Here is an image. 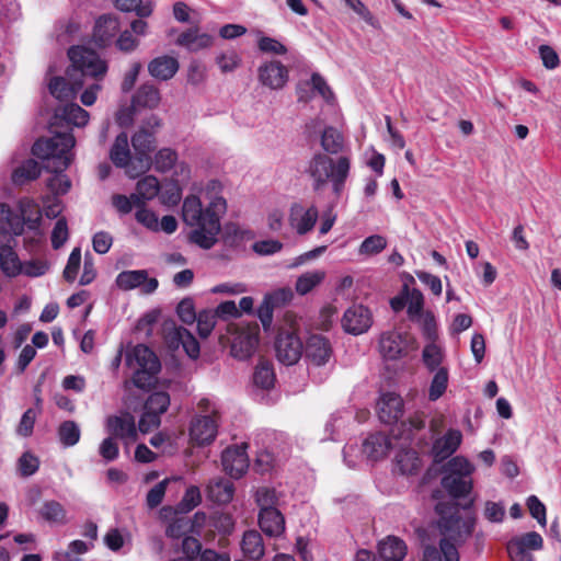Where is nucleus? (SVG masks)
Listing matches in <instances>:
<instances>
[{
  "instance_id": "obj_1",
  "label": "nucleus",
  "mask_w": 561,
  "mask_h": 561,
  "mask_svg": "<svg viewBox=\"0 0 561 561\" xmlns=\"http://www.w3.org/2000/svg\"><path fill=\"white\" fill-rule=\"evenodd\" d=\"M204 207L201 198L188 195L183 201L182 219L194 229L190 233V241L199 248L208 250L217 242L220 232V218L227 210V202L222 196H209Z\"/></svg>"
},
{
  "instance_id": "obj_2",
  "label": "nucleus",
  "mask_w": 561,
  "mask_h": 561,
  "mask_svg": "<svg viewBox=\"0 0 561 561\" xmlns=\"http://www.w3.org/2000/svg\"><path fill=\"white\" fill-rule=\"evenodd\" d=\"M75 144L73 135L68 131L38 139L32 147L33 154L43 160L44 168L53 173L47 181V186L55 195H64L71 187V181L65 171L71 163V150Z\"/></svg>"
},
{
  "instance_id": "obj_3",
  "label": "nucleus",
  "mask_w": 561,
  "mask_h": 561,
  "mask_svg": "<svg viewBox=\"0 0 561 561\" xmlns=\"http://www.w3.org/2000/svg\"><path fill=\"white\" fill-rule=\"evenodd\" d=\"M449 514L443 510V505H437L436 511L440 515L438 519V529L442 534L439 547L445 561H459L457 546H461L471 537L476 518L471 515L461 517L457 507H450Z\"/></svg>"
},
{
  "instance_id": "obj_4",
  "label": "nucleus",
  "mask_w": 561,
  "mask_h": 561,
  "mask_svg": "<svg viewBox=\"0 0 561 561\" xmlns=\"http://www.w3.org/2000/svg\"><path fill=\"white\" fill-rule=\"evenodd\" d=\"M351 160L341 156L336 160L328 154L318 152L309 160L306 173L312 180V190L321 191L328 182L332 184V191L339 198L344 190L345 182L350 175Z\"/></svg>"
},
{
  "instance_id": "obj_5",
  "label": "nucleus",
  "mask_w": 561,
  "mask_h": 561,
  "mask_svg": "<svg viewBox=\"0 0 561 561\" xmlns=\"http://www.w3.org/2000/svg\"><path fill=\"white\" fill-rule=\"evenodd\" d=\"M474 466L463 456H456L448 460L444 467L442 486L453 499L468 496L473 488L472 473Z\"/></svg>"
},
{
  "instance_id": "obj_6",
  "label": "nucleus",
  "mask_w": 561,
  "mask_h": 561,
  "mask_svg": "<svg viewBox=\"0 0 561 561\" xmlns=\"http://www.w3.org/2000/svg\"><path fill=\"white\" fill-rule=\"evenodd\" d=\"M126 364L134 369L133 383L139 389L154 386L161 364L157 355L146 345L138 344L126 354Z\"/></svg>"
},
{
  "instance_id": "obj_7",
  "label": "nucleus",
  "mask_w": 561,
  "mask_h": 561,
  "mask_svg": "<svg viewBox=\"0 0 561 561\" xmlns=\"http://www.w3.org/2000/svg\"><path fill=\"white\" fill-rule=\"evenodd\" d=\"M68 56L72 66L83 77L99 78L103 77L107 71L106 62L95 51L87 47L72 46L68 50Z\"/></svg>"
},
{
  "instance_id": "obj_8",
  "label": "nucleus",
  "mask_w": 561,
  "mask_h": 561,
  "mask_svg": "<svg viewBox=\"0 0 561 561\" xmlns=\"http://www.w3.org/2000/svg\"><path fill=\"white\" fill-rule=\"evenodd\" d=\"M302 342L293 332H279L275 341V351L278 360L285 365L296 364L302 354Z\"/></svg>"
},
{
  "instance_id": "obj_9",
  "label": "nucleus",
  "mask_w": 561,
  "mask_h": 561,
  "mask_svg": "<svg viewBox=\"0 0 561 561\" xmlns=\"http://www.w3.org/2000/svg\"><path fill=\"white\" fill-rule=\"evenodd\" d=\"M211 415H198L191 422L190 436L198 445L210 444L217 436L218 416L215 410Z\"/></svg>"
},
{
  "instance_id": "obj_10",
  "label": "nucleus",
  "mask_w": 561,
  "mask_h": 561,
  "mask_svg": "<svg viewBox=\"0 0 561 561\" xmlns=\"http://www.w3.org/2000/svg\"><path fill=\"white\" fill-rule=\"evenodd\" d=\"M319 211L314 205L306 208L300 203H294L289 209V226L299 236H305L310 232L318 220Z\"/></svg>"
},
{
  "instance_id": "obj_11",
  "label": "nucleus",
  "mask_w": 561,
  "mask_h": 561,
  "mask_svg": "<svg viewBox=\"0 0 561 561\" xmlns=\"http://www.w3.org/2000/svg\"><path fill=\"white\" fill-rule=\"evenodd\" d=\"M119 289L131 290L142 286L145 294H152L158 288V279L149 278L146 270H133L121 272L115 279Z\"/></svg>"
},
{
  "instance_id": "obj_12",
  "label": "nucleus",
  "mask_w": 561,
  "mask_h": 561,
  "mask_svg": "<svg viewBox=\"0 0 561 561\" xmlns=\"http://www.w3.org/2000/svg\"><path fill=\"white\" fill-rule=\"evenodd\" d=\"M373 323L371 313L363 305H354L346 309L342 318V327L345 332L358 335L366 332Z\"/></svg>"
},
{
  "instance_id": "obj_13",
  "label": "nucleus",
  "mask_w": 561,
  "mask_h": 561,
  "mask_svg": "<svg viewBox=\"0 0 561 561\" xmlns=\"http://www.w3.org/2000/svg\"><path fill=\"white\" fill-rule=\"evenodd\" d=\"M106 431L112 437L126 443L135 442L137 438L135 417L128 412L108 416L106 419Z\"/></svg>"
},
{
  "instance_id": "obj_14",
  "label": "nucleus",
  "mask_w": 561,
  "mask_h": 561,
  "mask_svg": "<svg viewBox=\"0 0 561 561\" xmlns=\"http://www.w3.org/2000/svg\"><path fill=\"white\" fill-rule=\"evenodd\" d=\"M259 334L257 325L240 330L232 340L231 355L241 360L250 358L257 347Z\"/></svg>"
},
{
  "instance_id": "obj_15",
  "label": "nucleus",
  "mask_w": 561,
  "mask_h": 561,
  "mask_svg": "<svg viewBox=\"0 0 561 561\" xmlns=\"http://www.w3.org/2000/svg\"><path fill=\"white\" fill-rule=\"evenodd\" d=\"M119 32L118 19L112 14H103L95 21L92 39L100 48L110 46Z\"/></svg>"
},
{
  "instance_id": "obj_16",
  "label": "nucleus",
  "mask_w": 561,
  "mask_h": 561,
  "mask_svg": "<svg viewBox=\"0 0 561 561\" xmlns=\"http://www.w3.org/2000/svg\"><path fill=\"white\" fill-rule=\"evenodd\" d=\"M221 462L225 471L232 478H241L249 468V458L244 446L228 447L222 451Z\"/></svg>"
},
{
  "instance_id": "obj_17",
  "label": "nucleus",
  "mask_w": 561,
  "mask_h": 561,
  "mask_svg": "<svg viewBox=\"0 0 561 561\" xmlns=\"http://www.w3.org/2000/svg\"><path fill=\"white\" fill-rule=\"evenodd\" d=\"M154 136L146 129L138 130L131 137V145L136 152L135 161L138 164V172L149 169L151 159L150 152L154 149Z\"/></svg>"
},
{
  "instance_id": "obj_18",
  "label": "nucleus",
  "mask_w": 561,
  "mask_h": 561,
  "mask_svg": "<svg viewBox=\"0 0 561 561\" xmlns=\"http://www.w3.org/2000/svg\"><path fill=\"white\" fill-rule=\"evenodd\" d=\"M39 216L35 219H28L27 224L31 229H38ZM0 222L7 226L8 232L11 234L9 241H14L13 236H20L24 231V225L26 224L23 215L14 213L8 204H0Z\"/></svg>"
},
{
  "instance_id": "obj_19",
  "label": "nucleus",
  "mask_w": 561,
  "mask_h": 561,
  "mask_svg": "<svg viewBox=\"0 0 561 561\" xmlns=\"http://www.w3.org/2000/svg\"><path fill=\"white\" fill-rule=\"evenodd\" d=\"M260 82L270 89H282L288 80V69L280 61H270L259 68Z\"/></svg>"
},
{
  "instance_id": "obj_20",
  "label": "nucleus",
  "mask_w": 561,
  "mask_h": 561,
  "mask_svg": "<svg viewBox=\"0 0 561 561\" xmlns=\"http://www.w3.org/2000/svg\"><path fill=\"white\" fill-rule=\"evenodd\" d=\"M305 354L311 363L321 366L329 362L332 347L327 337L321 334H312L306 342Z\"/></svg>"
},
{
  "instance_id": "obj_21",
  "label": "nucleus",
  "mask_w": 561,
  "mask_h": 561,
  "mask_svg": "<svg viewBox=\"0 0 561 561\" xmlns=\"http://www.w3.org/2000/svg\"><path fill=\"white\" fill-rule=\"evenodd\" d=\"M167 341L170 347H183L187 356L196 359L199 356L201 347L196 337L185 328H174L167 334Z\"/></svg>"
},
{
  "instance_id": "obj_22",
  "label": "nucleus",
  "mask_w": 561,
  "mask_h": 561,
  "mask_svg": "<svg viewBox=\"0 0 561 561\" xmlns=\"http://www.w3.org/2000/svg\"><path fill=\"white\" fill-rule=\"evenodd\" d=\"M380 353L386 359H398L407 354V339L397 331H389L381 334L379 340Z\"/></svg>"
},
{
  "instance_id": "obj_23",
  "label": "nucleus",
  "mask_w": 561,
  "mask_h": 561,
  "mask_svg": "<svg viewBox=\"0 0 561 561\" xmlns=\"http://www.w3.org/2000/svg\"><path fill=\"white\" fill-rule=\"evenodd\" d=\"M462 434L459 430L450 428L442 437L434 440L432 454L436 461L449 458L460 446Z\"/></svg>"
},
{
  "instance_id": "obj_24",
  "label": "nucleus",
  "mask_w": 561,
  "mask_h": 561,
  "mask_svg": "<svg viewBox=\"0 0 561 561\" xmlns=\"http://www.w3.org/2000/svg\"><path fill=\"white\" fill-rule=\"evenodd\" d=\"M377 408L380 421L390 424L398 421L402 415L403 401L394 392H387L380 397Z\"/></svg>"
},
{
  "instance_id": "obj_25",
  "label": "nucleus",
  "mask_w": 561,
  "mask_h": 561,
  "mask_svg": "<svg viewBox=\"0 0 561 561\" xmlns=\"http://www.w3.org/2000/svg\"><path fill=\"white\" fill-rule=\"evenodd\" d=\"M110 159L117 168L126 169L130 176H135L129 167L133 164V157L129 148L128 136L125 131L119 133L110 150Z\"/></svg>"
},
{
  "instance_id": "obj_26",
  "label": "nucleus",
  "mask_w": 561,
  "mask_h": 561,
  "mask_svg": "<svg viewBox=\"0 0 561 561\" xmlns=\"http://www.w3.org/2000/svg\"><path fill=\"white\" fill-rule=\"evenodd\" d=\"M259 525L270 537H279L285 530V518L277 508L260 510Z\"/></svg>"
},
{
  "instance_id": "obj_27",
  "label": "nucleus",
  "mask_w": 561,
  "mask_h": 561,
  "mask_svg": "<svg viewBox=\"0 0 561 561\" xmlns=\"http://www.w3.org/2000/svg\"><path fill=\"white\" fill-rule=\"evenodd\" d=\"M206 493L211 502L228 504L233 499L234 485L229 479L215 478L207 484Z\"/></svg>"
},
{
  "instance_id": "obj_28",
  "label": "nucleus",
  "mask_w": 561,
  "mask_h": 561,
  "mask_svg": "<svg viewBox=\"0 0 561 561\" xmlns=\"http://www.w3.org/2000/svg\"><path fill=\"white\" fill-rule=\"evenodd\" d=\"M179 70V61L171 56H159L152 59L148 65L149 73L161 81H167L174 77Z\"/></svg>"
},
{
  "instance_id": "obj_29",
  "label": "nucleus",
  "mask_w": 561,
  "mask_h": 561,
  "mask_svg": "<svg viewBox=\"0 0 561 561\" xmlns=\"http://www.w3.org/2000/svg\"><path fill=\"white\" fill-rule=\"evenodd\" d=\"M391 448L389 437L382 433L369 435L363 444L364 454L371 460H379L387 456Z\"/></svg>"
},
{
  "instance_id": "obj_30",
  "label": "nucleus",
  "mask_w": 561,
  "mask_h": 561,
  "mask_svg": "<svg viewBox=\"0 0 561 561\" xmlns=\"http://www.w3.org/2000/svg\"><path fill=\"white\" fill-rule=\"evenodd\" d=\"M241 550L245 558L259 561L265 553L263 538L257 530L244 531L241 540Z\"/></svg>"
},
{
  "instance_id": "obj_31",
  "label": "nucleus",
  "mask_w": 561,
  "mask_h": 561,
  "mask_svg": "<svg viewBox=\"0 0 561 561\" xmlns=\"http://www.w3.org/2000/svg\"><path fill=\"white\" fill-rule=\"evenodd\" d=\"M160 191V184L156 176L147 175L139 180L136 185V193L131 194L135 207L145 205L146 201L153 199Z\"/></svg>"
},
{
  "instance_id": "obj_32",
  "label": "nucleus",
  "mask_w": 561,
  "mask_h": 561,
  "mask_svg": "<svg viewBox=\"0 0 561 561\" xmlns=\"http://www.w3.org/2000/svg\"><path fill=\"white\" fill-rule=\"evenodd\" d=\"M378 552L383 561H401L407 554V545L402 539L389 536L379 542Z\"/></svg>"
},
{
  "instance_id": "obj_33",
  "label": "nucleus",
  "mask_w": 561,
  "mask_h": 561,
  "mask_svg": "<svg viewBox=\"0 0 561 561\" xmlns=\"http://www.w3.org/2000/svg\"><path fill=\"white\" fill-rule=\"evenodd\" d=\"M0 268L8 277L22 273V262L10 242L0 247Z\"/></svg>"
},
{
  "instance_id": "obj_34",
  "label": "nucleus",
  "mask_w": 561,
  "mask_h": 561,
  "mask_svg": "<svg viewBox=\"0 0 561 561\" xmlns=\"http://www.w3.org/2000/svg\"><path fill=\"white\" fill-rule=\"evenodd\" d=\"M213 36L207 33H198L196 28L183 32L176 39L178 45L186 47L191 51L207 48L213 44Z\"/></svg>"
},
{
  "instance_id": "obj_35",
  "label": "nucleus",
  "mask_w": 561,
  "mask_h": 561,
  "mask_svg": "<svg viewBox=\"0 0 561 561\" xmlns=\"http://www.w3.org/2000/svg\"><path fill=\"white\" fill-rule=\"evenodd\" d=\"M83 87V82H75L69 84L65 78L55 77L48 84L49 93L60 100L66 101L76 96L77 92Z\"/></svg>"
},
{
  "instance_id": "obj_36",
  "label": "nucleus",
  "mask_w": 561,
  "mask_h": 561,
  "mask_svg": "<svg viewBox=\"0 0 561 561\" xmlns=\"http://www.w3.org/2000/svg\"><path fill=\"white\" fill-rule=\"evenodd\" d=\"M321 147L329 154H337L343 150V135L334 127H325L321 135Z\"/></svg>"
},
{
  "instance_id": "obj_37",
  "label": "nucleus",
  "mask_w": 561,
  "mask_h": 561,
  "mask_svg": "<svg viewBox=\"0 0 561 561\" xmlns=\"http://www.w3.org/2000/svg\"><path fill=\"white\" fill-rule=\"evenodd\" d=\"M276 377L273 365L267 360H261L253 373V382L256 387L268 390L274 387Z\"/></svg>"
},
{
  "instance_id": "obj_38",
  "label": "nucleus",
  "mask_w": 561,
  "mask_h": 561,
  "mask_svg": "<svg viewBox=\"0 0 561 561\" xmlns=\"http://www.w3.org/2000/svg\"><path fill=\"white\" fill-rule=\"evenodd\" d=\"M41 175V168L38 163L28 159L18 167L12 173V181L16 185H23L28 181H33Z\"/></svg>"
},
{
  "instance_id": "obj_39",
  "label": "nucleus",
  "mask_w": 561,
  "mask_h": 561,
  "mask_svg": "<svg viewBox=\"0 0 561 561\" xmlns=\"http://www.w3.org/2000/svg\"><path fill=\"white\" fill-rule=\"evenodd\" d=\"M324 278V271L316 270L306 272L297 278L295 289L299 295L305 296L320 285Z\"/></svg>"
},
{
  "instance_id": "obj_40",
  "label": "nucleus",
  "mask_w": 561,
  "mask_h": 561,
  "mask_svg": "<svg viewBox=\"0 0 561 561\" xmlns=\"http://www.w3.org/2000/svg\"><path fill=\"white\" fill-rule=\"evenodd\" d=\"M138 106L153 108L160 102L159 90L153 84H142L133 99Z\"/></svg>"
},
{
  "instance_id": "obj_41",
  "label": "nucleus",
  "mask_w": 561,
  "mask_h": 561,
  "mask_svg": "<svg viewBox=\"0 0 561 561\" xmlns=\"http://www.w3.org/2000/svg\"><path fill=\"white\" fill-rule=\"evenodd\" d=\"M60 116L69 124L77 127L85 126L89 122V113L78 104H67L61 108Z\"/></svg>"
},
{
  "instance_id": "obj_42",
  "label": "nucleus",
  "mask_w": 561,
  "mask_h": 561,
  "mask_svg": "<svg viewBox=\"0 0 561 561\" xmlns=\"http://www.w3.org/2000/svg\"><path fill=\"white\" fill-rule=\"evenodd\" d=\"M41 516L48 523L66 524V511L57 501H46L41 508Z\"/></svg>"
},
{
  "instance_id": "obj_43",
  "label": "nucleus",
  "mask_w": 561,
  "mask_h": 561,
  "mask_svg": "<svg viewBox=\"0 0 561 561\" xmlns=\"http://www.w3.org/2000/svg\"><path fill=\"white\" fill-rule=\"evenodd\" d=\"M116 9L123 12H135L140 18H147L152 13V3L142 0H113Z\"/></svg>"
},
{
  "instance_id": "obj_44",
  "label": "nucleus",
  "mask_w": 561,
  "mask_h": 561,
  "mask_svg": "<svg viewBox=\"0 0 561 561\" xmlns=\"http://www.w3.org/2000/svg\"><path fill=\"white\" fill-rule=\"evenodd\" d=\"M80 428L75 421H65L58 427V437L65 447L75 446L80 439Z\"/></svg>"
},
{
  "instance_id": "obj_45",
  "label": "nucleus",
  "mask_w": 561,
  "mask_h": 561,
  "mask_svg": "<svg viewBox=\"0 0 561 561\" xmlns=\"http://www.w3.org/2000/svg\"><path fill=\"white\" fill-rule=\"evenodd\" d=\"M448 386V370L440 367L436 370L430 386L428 399L431 401L438 400L446 391Z\"/></svg>"
},
{
  "instance_id": "obj_46",
  "label": "nucleus",
  "mask_w": 561,
  "mask_h": 561,
  "mask_svg": "<svg viewBox=\"0 0 561 561\" xmlns=\"http://www.w3.org/2000/svg\"><path fill=\"white\" fill-rule=\"evenodd\" d=\"M170 405V397L164 391L152 392L145 402L144 409L161 416Z\"/></svg>"
},
{
  "instance_id": "obj_47",
  "label": "nucleus",
  "mask_w": 561,
  "mask_h": 561,
  "mask_svg": "<svg viewBox=\"0 0 561 561\" xmlns=\"http://www.w3.org/2000/svg\"><path fill=\"white\" fill-rule=\"evenodd\" d=\"M387 247V239L381 234H373L364 239L358 252L364 255H376Z\"/></svg>"
},
{
  "instance_id": "obj_48",
  "label": "nucleus",
  "mask_w": 561,
  "mask_h": 561,
  "mask_svg": "<svg viewBox=\"0 0 561 561\" xmlns=\"http://www.w3.org/2000/svg\"><path fill=\"white\" fill-rule=\"evenodd\" d=\"M178 160V153L171 148H162L154 156V168L159 172L170 171Z\"/></svg>"
},
{
  "instance_id": "obj_49",
  "label": "nucleus",
  "mask_w": 561,
  "mask_h": 561,
  "mask_svg": "<svg viewBox=\"0 0 561 561\" xmlns=\"http://www.w3.org/2000/svg\"><path fill=\"white\" fill-rule=\"evenodd\" d=\"M39 414V408L27 409L23 414L22 417L16 426V435L22 437H30L33 434L34 424L36 422V419Z\"/></svg>"
},
{
  "instance_id": "obj_50",
  "label": "nucleus",
  "mask_w": 561,
  "mask_h": 561,
  "mask_svg": "<svg viewBox=\"0 0 561 561\" xmlns=\"http://www.w3.org/2000/svg\"><path fill=\"white\" fill-rule=\"evenodd\" d=\"M202 502L201 491L197 486L192 485L186 489L178 508L181 513H188L198 506Z\"/></svg>"
},
{
  "instance_id": "obj_51",
  "label": "nucleus",
  "mask_w": 561,
  "mask_h": 561,
  "mask_svg": "<svg viewBox=\"0 0 561 561\" xmlns=\"http://www.w3.org/2000/svg\"><path fill=\"white\" fill-rule=\"evenodd\" d=\"M408 316L411 321H414L416 317L421 316L423 312L424 306V297L421 290L413 288L411 291H408Z\"/></svg>"
},
{
  "instance_id": "obj_52",
  "label": "nucleus",
  "mask_w": 561,
  "mask_h": 561,
  "mask_svg": "<svg viewBox=\"0 0 561 561\" xmlns=\"http://www.w3.org/2000/svg\"><path fill=\"white\" fill-rule=\"evenodd\" d=\"M80 264H81V250H80V248H75L71 251V253L68 257L67 265L64 270V278L67 282L72 283L77 278V275H78V272L80 268Z\"/></svg>"
},
{
  "instance_id": "obj_53",
  "label": "nucleus",
  "mask_w": 561,
  "mask_h": 561,
  "mask_svg": "<svg viewBox=\"0 0 561 561\" xmlns=\"http://www.w3.org/2000/svg\"><path fill=\"white\" fill-rule=\"evenodd\" d=\"M68 237H69V232H68V225H67V220L65 218H59L56 224H55V227L51 231V245L54 249H59L61 248L65 242L68 240Z\"/></svg>"
},
{
  "instance_id": "obj_54",
  "label": "nucleus",
  "mask_w": 561,
  "mask_h": 561,
  "mask_svg": "<svg viewBox=\"0 0 561 561\" xmlns=\"http://www.w3.org/2000/svg\"><path fill=\"white\" fill-rule=\"evenodd\" d=\"M413 322H416L422 328V331L427 339L433 340L436 336L437 327L433 312L426 311L416 317Z\"/></svg>"
},
{
  "instance_id": "obj_55",
  "label": "nucleus",
  "mask_w": 561,
  "mask_h": 561,
  "mask_svg": "<svg viewBox=\"0 0 561 561\" xmlns=\"http://www.w3.org/2000/svg\"><path fill=\"white\" fill-rule=\"evenodd\" d=\"M168 483L169 480L164 479L149 490L146 497L149 508H156L162 503Z\"/></svg>"
},
{
  "instance_id": "obj_56",
  "label": "nucleus",
  "mask_w": 561,
  "mask_h": 561,
  "mask_svg": "<svg viewBox=\"0 0 561 561\" xmlns=\"http://www.w3.org/2000/svg\"><path fill=\"white\" fill-rule=\"evenodd\" d=\"M136 220L145 226L146 228L158 231L159 230V220L156 214L145 207V205L137 207L135 214Z\"/></svg>"
},
{
  "instance_id": "obj_57",
  "label": "nucleus",
  "mask_w": 561,
  "mask_h": 561,
  "mask_svg": "<svg viewBox=\"0 0 561 561\" xmlns=\"http://www.w3.org/2000/svg\"><path fill=\"white\" fill-rule=\"evenodd\" d=\"M527 507L530 515L539 523V525L545 527L547 524L545 504L536 495H530L527 499Z\"/></svg>"
},
{
  "instance_id": "obj_58",
  "label": "nucleus",
  "mask_w": 561,
  "mask_h": 561,
  "mask_svg": "<svg viewBox=\"0 0 561 561\" xmlns=\"http://www.w3.org/2000/svg\"><path fill=\"white\" fill-rule=\"evenodd\" d=\"M423 362L431 371L437 370L442 362L439 347L435 344L425 346L423 350Z\"/></svg>"
},
{
  "instance_id": "obj_59",
  "label": "nucleus",
  "mask_w": 561,
  "mask_h": 561,
  "mask_svg": "<svg viewBox=\"0 0 561 561\" xmlns=\"http://www.w3.org/2000/svg\"><path fill=\"white\" fill-rule=\"evenodd\" d=\"M256 503L261 510L276 508L277 495L274 489L260 488L256 491Z\"/></svg>"
},
{
  "instance_id": "obj_60",
  "label": "nucleus",
  "mask_w": 561,
  "mask_h": 561,
  "mask_svg": "<svg viewBox=\"0 0 561 561\" xmlns=\"http://www.w3.org/2000/svg\"><path fill=\"white\" fill-rule=\"evenodd\" d=\"M283 247L278 240H260L252 244V250L259 255H272L279 252Z\"/></svg>"
},
{
  "instance_id": "obj_61",
  "label": "nucleus",
  "mask_w": 561,
  "mask_h": 561,
  "mask_svg": "<svg viewBox=\"0 0 561 561\" xmlns=\"http://www.w3.org/2000/svg\"><path fill=\"white\" fill-rule=\"evenodd\" d=\"M216 61L222 72H231L239 67L241 58L236 51L231 50L219 55Z\"/></svg>"
},
{
  "instance_id": "obj_62",
  "label": "nucleus",
  "mask_w": 561,
  "mask_h": 561,
  "mask_svg": "<svg viewBox=\"0 0 561 561\" xmlns=\"http://www.w3.org/2000/svg\"><path fill=\"white\" fill-rule=\"evenodd\" d=\"M197 331L202 337H207L215 327V314L209 311H202L196 316Z\"/></svg>"
},
{
  "instance_id": "obj_63",
  "label": "nucleus",
  "mask_w": 561,
  "mask_h": 561,
  "mask_svg": "<svg viewBox=\"0 0 561 561\" xmlns=\"http://www.w3.org/2000/svg\"><path fill=\"white\" fill-rule=\"evenodd\" d=\"M99 453L106 462H111L117 459L119 455V449L118 445L115 442V438L110 436L103 439L102 443L100 444Z\"/></svg>"
},
{
  "instance_id": "obj_64",
  "label": "nucleus",
  "mask_w": 561,
  "mask_h": 561,
  "mask_svg": "<svg viewBox=\"0 0 561 561\" xmlns=\"http://www.w3.org/2000/svg\"><path fill=\"white\" fill-rule=\"evenodd\" d=\"M507 552L512 561H534L531 553L513 538L507 542Z\"/></svg>"
}]
</instances>
